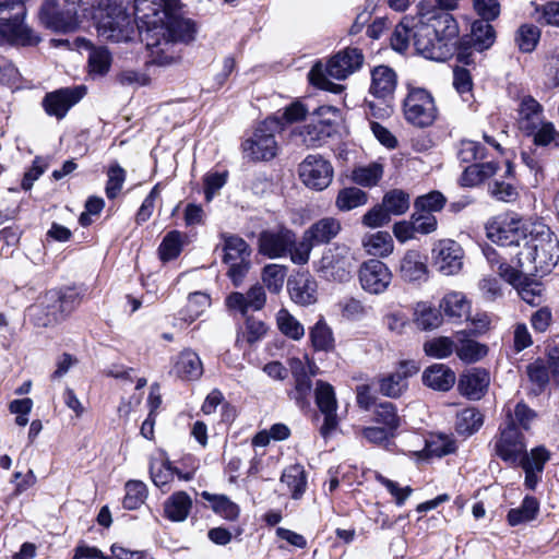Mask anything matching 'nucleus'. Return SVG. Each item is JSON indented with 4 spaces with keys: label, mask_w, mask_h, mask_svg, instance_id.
I'll use <instances>...</instances> for the list:
<instances>
[{
    "label": "nucleus",
    "mask_w": 559,
    "mask_h": 559,
    "mask_svg": "<svg viewBox=\"0 0 559 559\" xmlns=\"http://www.w3.org/2000/svg\"><path fill=\"white\" fill-rule=\"evenodd\" d=\"M60 0H44L39 19L41 23L51 29L67 32L74 28V11L69 9L66 2L63 9H59Z\"/></svg>",
    "instance_id": "obj_19"
},
{
    "label": "nucleus",
    "mask_w": 559,
    "mask_h": 559,
    "mask_svg": "<svg viewBox=\"0 0 559 559\" xmlns=\"http://www.w3.org/2000/svg\"><path fill=\"white\" fill-rule=\"evenodd\" d=\"M539 510V503L536 498L526 496L519 508L511 509L508 512V522L511 526L530 522L535 519Z\"/></svg>",
    "instance_id": "obj_46"
},
{
    "label": "nucleus",
    "mask_w": 559,
    "mask_h": 559,
    "mask_svg": "<svg viewBox=\"0 0 559 559\" xmlns=\"http://www.w3.org/2000/svg\"><path fill=\"white\" fill-rule=\"evenodd\" d=\"M486 235L492 242L501 246H519L525 239L520 221L507 215L491 218L486 224Z\"/></svg>",
    "instance_id": "obj_15"
},
{
    "label": "nucleus",
    "mask_w": 559,
    "mask_h": 559,
    "mask_svg": "<svg viewBox=\"0 0 559 559\" xmlns=\"http://www.w3.org/2000/svg\"><path fill=\"white\" fill-rule=\"evenodd\" d=\"M424 352L427 356L443 359L455 352V341L448 336H439L424 343Z\"/></svg>",
    "instance_id": "obj_54"
},
{
    "label": "nucleus",
    "mask_w": 559,
    "mask_h": 559,
    "mask_svg": "<svg viewBox=\"0 0 559 559\" xmlns=\"http://www.w3.org/2000/svg\"><path fill=\"white\" fill-rule=\"evenodd\" d=\"M368 195L357 187L343 188L338 191L335 206L342 212H348L367 203Z\"/></svg>",
    "instance_id": "obj_44"
},
{
    "label": "nucleus",
    "mask_w": 559,
    "mask_h": 559,
    "mask_svg": "<svg viewBox=\"0 0 559 559\" xmlns=\"http://www.w3.org/2000/svg\"><path fill=\"white\" fill-rule=\"evenodd\" d=\"M174 371L183 380H198L203 374V365L195 352L185 349L177 356Z\"/></svg>",
    "instance_id": "obj_29"
},
{
    "label": "nucleus",
    "mask_w": 559,
    "mask_h": 559,
    "mask_svg": "<svg viewBox=\"0 0 559 559\" xmlns=\"http://www.w3.org/2000/svg\"><path fill=\"white\" fill-rule=\"evenodd\" d=\"M455 373L443 364H435L427 368L423 374L424 383L438 391H448L455 383Z\"/></svg>",
    "instance_id": "obj_31"
},
{
    "label": "nucleus",
    "mask_w": 559,
    "mask_h": 559,
    "mask_svg": "<svg viewBox=\"0 0 559 559\" xmlns=\"http://www.w3.org/2000/svg\"><path fill=\"white\" fill-rule=\"evenodd\" d=\"M211 305V298L202 292H194L188 296V301L175 318L174 326L185 328L194 322Z\"/></svg>",
    "instance_id": "obj_26"
},
{
    "label": "nucleus",
    "mask_w": 559,
    "mask_h": 559,
    "mask_svg": "<svg viewBox=\"0 0 559 559\" xmlns=\"http://www.w3.org/2000/svg\"><path fill=\"white\" fill-rule=\"evenodd\" d=\"M432 263L438 272L450 276L457 274L463 267L464 250L452 239H440L431 249Z\"/></svg>",
    "instance_id": "obj_9"
},
{
    "label": "nucleus",
    "mask_w": 559,
    "mask_h": 559,
    "mask_svg": "<svg viewBox=\"0 0 559 559\" xmlns=\"http://www.w3.org/2000/svg\"><path fill=\"white\" fill-rule=\"evenodd\" d=\"M544 117L543 106L531 95L523 96L518 106V124L526 133L536 130Z\"/></svg>",
    "instance_id": "obj_24"
},
{
    "label": "nucleus",
    "mask_w": 559,
    "mask_h": 559,
    "mask_svg": "<svg viewBox=\"0 0 559 559\" xmlns=\"http://www.w3.org/2000/svg\"><path fill=\"white\" fill-rule=\"evenodd\" d=\"M281 483L289 488L294 499L300 498L307 485L304 467L298 464L288 466L282 474Z\"/></svg>",
    "instance_id": "obj_47"
},
{
    "label": "nucleus",
    "mask_w": 559,
    "mask_h": 559,
    "mask_svg": "<svg viewBox=\"0 0 559 559\" xmlns=\"http://www.w3.org/2000/svg\"><path fill=\"white\" fill-rule=\"evenodd\" d=\"M362 63V52L357 48L348 47L331 57L325 64L318 61L309 71V81L321 90L340 94L343 92L344 86L331 82L328 76L336 80H345L359 70Z\"/></svg>",
    "instance_id": "obj_3"
},
{
    "label": "nucleus",
    "mask_w": 559,
    "mask_h": 559,
    "mask_svg": "<svg viewBox=\"0 0 559 559\" xmlns=\"http://www.w3.org/2000/svg\"><path fill=\"white\" fill-rule=\"evenodd\" d=\"M403 111L407 122L426 128L437 118V106L430 92L421 87L409 88L404 99Z\"/></svg>",
    "instance_id": "obj_8"
},
{
    "label": "nucleus",
    "mask_w": 559,
    "mask_h": 559,
    "mask_svg": "<svg viewBox=\"0 0 559 559\" xmlns=\"http://www.w3.org/2000/svg\"><path fill=\"white\" fill-rule=\"evenodd\" d=\"M490 20L481 17L472 24L471 35L466 41L477 52L488 49L496 38L493 27L488 23Z\"/></svg>",
    "instance_id": "obj_38"
},
{
    "label": "nucleus",
    "mask_w": 559,
    "mask_h": 559,
    "mask_svg": "<svg viewBox=\"0 0 559 559\" xmlns=\"http://www.w3.org/2000/svg\"><path fill=\"white\" fill-rule=\"evenodd\" d=\"M483 424V414L475 407H466L456 413L454 427L460 436L469 437L478 431Z\"/></svg>",
    "instance_id": "obj_39"
},
{
    "label": "nucleus",
    "mask_w": 559,
    "mask_h": 559,
    "mask_svg": "<svg viewBox=\"0 0 559 559\" xmlns=\"http://www.w3.org/2000/svg\"><path fill=\"white\" fill-rule=\"evenodd\" d=\"M527 134L533 135L534 144L538 146H549L552 144L555 147H559V131L550 121H542L536 130Z\"/></svg>",
    "instance_id": "obj_59"
},
{
    "label": "nucleus",
    "mask_w": 559,
    "mask_h": 559,
    "mask_svg": "<svg viewBox=\"0 0 559 559\" xmlns=\"http://www.w3.org/2000/svg\"><path fill=\"white\" fill-rule=\"evenodd\" d=\"M342 230L340 219L335 217H323L313 223L308 229L305 230L307 239L318 245L329 243Z\"/></svg>",
    "instance_id": "obj_28"
},
{
    "label": "nucleus",
    "mask_w": 559,
    "mask_h": 559,
    "mask_svg": "<svg viewBox=\"0 0 559 559\" xmlns=\"http://www.w3.org/2000/svg\"><path fill=\"white\" fill-rule=\"evenodd\" d=\"M440 310L451 320L468 319L471 304L460 292H450L440 301Z\"/></svg>",
    "instance_id": "obj_36"
},
{
    "label": "nucleus",
    "mask_w": 559,
    "mask_h": 559,
    "mask_svg": "<svg viewBox=\"0 0 559 559\" xmlns=\"http://www.w3.org/2000/svg\"><path fill=\"white\" fill-rule=\"evenodd\" d=\"M287 267L281 264H267L263 267L261 278L270 293L278 294L285 282Z\"/></svg>",
    "instance_id": "obj_52"
},
{
    "label": "nucleus",
    "mask_w": 559,
    "mask_h": 559,
    "mask_svg": "<svg viewBox=\"0 0 559 559\" xmlns=\"http://www.w3.org/2000/svg\"><path fill=\"white\" fill-rule=\"evenodd\" d=\"M416 17L419 24L415 34L416 51L436 61L451 57L459 35V25L452 14L437 8L431 0H423Z\"/></svg>",
    "instance_id": "obj_1"
},
{
    "label": "nucleus",
    "mask_w": 559,
    "mask_h": 559,
    "mask_svg": "<svg viewBox=\"0 0 559 559\" xmlns=\"http://www.w3.org/2000/svg\"><path fill=\"white\" fill-rule=\"evenodd\" d=\"M455 449V441L448 436L432 437L426 441L424 450L419 453V459L441 457L453 453Z\"/></svg>",
    "instance_id": "obj_50"
},
{
    "label": "nucleus",
    "mask_w": 559,
    "mask_h": 559,
    "mask_svg": "<svg viewBox=\"0 0 559 559\" xmlns=\"http://www.w3.org/2000/svg\"><path fill=\"white\" fill-rule=\"evenodd\" d=\"M98 35L107 40L120 43L132 38L136 29L134 20L122 5L108 1L96 20Z\"/></svg>",
    "instance_id": "obj_5"
},
{
    "label": "nucleus",
    "mask_w": 559,
    "mask_h": 559,
    "mask_svg": "<svg viewBox=\"0 0 559 559\" xmlns=\"http://www.w3.org/2000/svg\"><path fill=\"white\" fill-rule=\"evenodd\" d=\"M418 25L416 15L404 16L392 34V48L399 52H403L409 47L411 40H413V45L415 46V34L418 29Z\"/></svg>",
    "instance_id": "obj_33"
},
{
    "label": "nucleus",
    "mask_w": 559,
    "mask_h": 559,
    "mask_svg": "<svg viewBox=\"0 0 559 559\" xmlns=\"http://www.w3.org/2000/svg\"><path fill=\"white\" fill-rule=\"evenodd\" d=\"M487 346L467 337L466 332L455 334V353L467 364L476 362L487 355Z\"/></svg>",
    "instance_id": "obj_32"
},
{
    "label": "nucleus",
    "mask_w": 559,
    "mask_h": 559,
    "mask_svg": "<svg viewBox=\"0 0 559 559\" xmlns=\"http://www.w3.org/2000/svg\"><path fill=\"white\" fill-rule=\"evenodd\" d=\"M409 194L400 189L386 192L382 199V205L391 215H403L409 209Z\"/></svg>",
    "instance_id": "obj_53"
},
{
    "label": "nucleus",
    "mask_w": 559,
    "mask_h": 559,
    "mask_svg": "<svg viewBox=\"0 0 559 559\" xmlns=\"http://www.w3.org/2000/svg\"><path fill=\"white\" fill-rule=\"evenodd\" d=\"M107 176L106 195L108 199H115L126 181V170L116 163L109 167Z\"/></svg>",
    "instance_id": "obj_64"
},
{
    "label": "nucleus",
    "mask_w": 559,
    "mask_h": 559,
    "mask_svg": "<svg viewBox=\"0 0 559 559\" xmlns=\"http://www.w3.org/2000/svg\"><path fill=\"white\" fill-rule=\"evenodd\" d=\"M414 314L415 323L421 330H432L442 323L440 311L426 302L417 304Z\"/></svg>",
    "instance_id": "obj_51"
},
{
    "label": "nucleus",
    "mask_w": 559,
    "mask_h": 559,
    "mask_svg": "<svg viewBox=\"0 0 559 559\" xmlns=\"http://www.w3.org/2000/svg\"><path fill=\"white\" fill-rule=\"evenodd\" d=\"M295 233L286 227L266 229L258 238V251L269 259H281L288 255L294 247Z\"/></svg>",
    "instance_id": "obj_12"
},
{
    "label": "nucleus",
    "mask_w": 559,
    "mask_h": 559,
    "mask_svg": "<svg viewBox=\"0 0 559 559\" xmlns=\"http://www.w3.org/2000/svg\"><path fill=\"white\" fill-rule=\"evenodd\" d=\"M150 473L152 481L159 488L168 485L174 477V469L166 459L151 460Z\"/></svg>",
    "instance_id": "obj_61"
},
{
    "label": "nucleus",
    "mask_w": 559,
    "mask_h": 559,
    "mask_svg": "<svg viewBox=\"0 0 559 559\" xmlns=\"http://www.w3.org/2000/svg\"><path fill=\"white\" fill-rule=\"evenodd\" d=\"M195 34L197 26L193 21L167 13L160 25L153 27L143 36V41L152 50V62L166 67L181 59L180 53L173 49L175 44H189L194 40Z\"/></svg>",
    "instance_id": "obj_2"
},
{
    "label": "nucleus",
    "mask_w": 559,
    "mask_h": 559,
    "mask_svg": "<svg viewBox=\"0 0 559 559\" xmlns=\"http://www.w3.org/2000/svg\"><path fill=\"white\" fill-rule=\"evenodd\" d=\"M527 257L532 258L536 269L548 270L559 259V241L549 228H543L527 246Z\"/></svg>",
    "instance_id": "obj_11"
},
{
    "label": "nucleus",
    "mask_w": 559,
    "mask_h": 559,
    "mask_svg": "<svg viewBox=\"0 0 559 559\" xmlns=\"http://www.w3.org/2000/svg\"><path fill=\"white\" fill-rule=\"evenodd\" d=\"M187 236L179 230L168 231L158 247V255L163 262L175 260L181 252Z\"/></svg>",
    "instance_id": "obj_42"
},
{
    "label": "nucleus",
    "mask_w": 559,
    "mask_h": 559,
    "mask_svg": "<svg viewBox=\"0 0 559 559\" xmlns=\"http://www.w3.org/2000/svg\"><path fill=\"white\" fill-rule=\"evenodd\" d=\"M266 301V295L263 286L255 284L247 292L231 293L227 299L226 305L229 309L238 310L241 314H246L249 310H261Z\"/></svg>",
    "instance_id": "obj_23"
},
{
    "label": "nucleus",
    "mask_w": 559,
    "mask_h": 559,
    "mask_svg": "<svg viewBox=\"0 0 559 559\" xmlns=\"http://www.w3.org/2000/svg\"><path fill=\"white\" fill-rule=\"evenodd\" d=\"M540 38V31L533 24H523L515 33V44L522 52H532Z\"/></svg>",
    "instance_id": "obj_57"
},
{
    "label": "nucleus",
    "mask_w": 559,
    "mask_h": 559,
    "mask_svg": "<svg viewBox=\"0 0 559 559\" xmlns=\"http://www.w3.org/2000/svg\"><path fill=\"white\" fill-rule=\"evenodd\" d=\"M312 118L319 121L324 129H328V131L333 134L335 132V126L341 120V112L334 106L324 105L313 110Z\"/></svg>",
    "instance_id": "obj_63"
},
{
    "label": "nucleus",
    "mask_w": 559,
    "mask_h": 559,
    "mask_svg": "<svg viewBox=\"0 0 559 559\" xmlns=\"http://www.w3.org/2000/svg\"><path fill=\"white\" fill-rule=\"evenodd\" d=\"M278 330L293 340H300L305 335L304 325L286 309H281L276 314Z\"/></svg>",
    "instance_id": "obj_55"
},
{
    "label": "nucleus",
    "mask_w": 559,
    "mask_h": 559,
    "mask_svg": "<svg viewBox=\"0 0 559 559\" xmlns=\"http://www.w3.org/2000/svg\"><path fill=\"white\" fill-rule=\"evenodd\" d=\"M111 55L105 47H92L88 56L90 74L103 76L111 66Z\"/></svg>",
    "instance_id": "obj_56"
},
{
    "label": "nucleus",
    "mask_w": 559,
    "mask_h": 559,
    "mask_svg": "<svg viewBox=\"0 0 559 559\" xmlns=\"http://www.w3.org/2000/svg\"><path fill=\"white\" fill-rule=\"evenodd\" d=\"M201 497L211 503L212 510L223 516L226 520L235 521L238 519L240 513V508L237 503L233 502L225 495H213L209 491H203Z\"/></svg>",
    "instance_id": "obj_41"
},
{
    "label": "nucleus",
    "mask_w": 559,
    "mask_h": 559,
    "mask_svg": "<svg viewBox=\"0 0 559 559\" xmlns=\"http://www.w3.org/2000/svg\"><path fill=\"white\" fill-rule=\"evenodd\" d=\"M48 300L59 302V309L64 311L66 316L71 313L80 304V293L73 287H66L61 289H51L48 292Z\"/></svg>",
    "instance_id": "obj_49"
},
{
    "label": "nucleus",
    "mask_w": 559,
    "mask_h": 559,
    "mask_svg": "<svg viewBox=\"0 0 559 559\" xmlns=\"http://www.w3.org/2000/svg\"><path fill=\"white\" fill-rule=\"evenodd\" d=\"M299 177L310 189L322 191L333 178V167L319 155H308L299 165Z\"/></svg>",
    "instance_id": "obj_14"
},
{
    "label": "nucleus",
    "mask_w": 559,
    "mask_h": 559,
    "mask_svg": "<svg viewBox=\"0 0 559 559\" xmlns=\"http://www.w3.org/2000/svg\"><path fill=\"white\" fill-rule=\"evenodd\" d=\"M366 253L372 257L386 258L393 253L394 241L388 231L366 234L361 239Z\"/></svg>",
    "instance_id": "obj_34"
},
{
    "label": "nucleus",
    "mask_w": 559,
    "mask_h": 559,
    "mask_svg": "<svg viewBox=\"0 0 559 559\" xmlns=\"http://www.w3.org/2000/svg\"><path fill=\"white\" fill-rule=\"evenodd\" d=\"M354 252L346 245H335L323 251L317 262V272L328 281L346 282L355 266Z\"/></svg>",
    "instance_id": "obj_7"
},
{
    "label": "nucleus",
    "mask_w": 559,
    "mask_h": 559,
    "mask_svg": "<svg viewBox=\"0 0 559 559\" xmlns=\"http://www.w3.org/2000/svg\"><path fill=\"white\" fill-rule=\"evenodd\" d=\"M395 271L406 283H425L429 277L427 255L417 249H408L400 258Z\"/></svg>",
    "instance_id": "obj_17"
},
{
    "label": "nucleus",
    "mask_w": 559,
    "mask_h": 559,
    "mask_svg": "<svg viewBox=\"0 0 559 559\" xmlns=\"http://www.w3.org/2000/svg\"><path fill=\"white\" fill-rule=\"evenodd\" d=\"M397 85L395 71L388 66H378L371 70L370 94L377 98H390Z\"/></svg>",
    "instance_id": "obj_25"
},
{
    "label": "nucleus",
    "mask_w": 559,
    "mask_h": 559,
    "mask_svg": "<svg viewBox=\"0 0 559 559\" xmlns=\"http://www.w3.org/2000/svg\"><path fill=\"white\" fill-rule=\"evenodd\" d=\"M25 7L22 0H0V45L33 46L39 37L24 24Z\"/></svg>",
    "instance_id": "obj_4"
},
{
    "label": "nucleus",
    "mask_w": 559,
    "mask_h": 559,
    "mask_svg": "<svg viewBox=\"0 0 559 559\" xmlns=\"http://www.w3.org/2000/svg\"><path fill=\"white\" fill-rule=\"evenodd\" d=\"M287 289L292 300L301 306L317 301L318 284L309 273H297L287 281Z\"/></svg>",
    "instance_id": "obj_22"
},
{
    "label": "nucleus",
    "mask_w": 559,
    "mask_h": 559,
    "mask_svg": "<svg viewBox=\"0 0 559 559\" xmlns=\"http://www.w3.org/2000/svg\"><path fill=\"white\" fill-rule=\"evenodd\" d=\"M109 0H67L69 9L74 11V28L80 17L97 20L99 12L108 5Z\"/></svg>",
    "instance_id": "obj_43"
},
{
    "label": "nucleus",
    "mask_w": 559,
    "mask_h": 559,
    "mask_svg": "<svg viewBox=\"0 0 559 559\" xmlns=\"http://www.w3.org/2000/svg\"><path fill=\"white\" fill-rule=\"evenodd\" d=\"M550 460V452L543 445L531 452L524 451L516 464L525 472V486L534 490L542 478L545 464Z\"/></svg>",
    "instance_id": "obj_20"
},
{
    "label": "nucleus",
    "mask_w": 559,
    "mask_h": 559,
    "mask_svg": "<svg viewBox=\"0 0 559 559\" xmlns=\"http://www.w3.org/2000/svg\"><path fill=\"white\" fill-rule=\"evenodd\" d=\"M300 135L307 146L316 147L321 145L332 133L324 129L314 118H311V122L302 128Z\"/></svg>",
    "instance_id": "obj_60"
},
{
    "label": "nucleus",
    "mask_w": 559,
    "mask_h": 559,
    "mask_svg": "<svg viewBox=\"0 0 559 559\" xmlns=\"http://www.w3.org/2000/svg\"><path fill=\"white\" fill-rule=\"evenodd\" d=\"M314 400L324 417L320 433L324 439H328L338 426L337 400L334 388L325 381L318 380L314 388Z\"/></svg>",
    "instance_id": "obj_13"
},
{
    "label": "nucleus",
    "mask_w": 559,
    "mask_h": 559,
    "mask_svg": "<svg viewBox=\"0 0 559 559\" xmlns=\"http://www.w3.org/2000/svg\"><path fill=\"white\" fill-rule=\"evenodd\" d=\"M223 239V251L224 258L223 261H239L249 259L251 254V250L248 243L239 236L222 234Z\"/></svg>",
    "instance_id": "obj_40"
},
{
    "label": "nucleus",
    "mask_w": 559,
    "mask_h": 559,
    "mask_svg": "<svg viewBox=\"0 0 559 559\" xmlns=\"http://www.w3.org/2000/svg\"><path fill=\"white\" fill-rule=\"evenodd\" d=\"M85 94L86 87L84 85L59 88L45 95L43 107L48 116L60 120Z\"/></svg>",
    "instance_id": "obj_16"
},
{
    "label": "nucleus",
    "mask_w": 559,
    "mask_h": 559,
    "mask_svg": "<svg viewBox=\"0 0 559 559\" xmlns=\"http://www.w3.org/2000/svg\"><path fill=\"white\" fill-rule=\"evenodd\" d=\"M358 278L365 292L371 295H380L388 290L393 274L390 267L381 260L369 259L360 265Z\"/></svg>",
    "instance_id": "obj_10"
},
{
    "label": "nucleus",
    "mask_w": 559,
    "mask_h": 559,
    "mask_svg": "<svg viewBox=\"0 0 559 559\" xmlns=\"http://www.w3.org/2000/svg\"><path fill=\"white\" fill-rule=\"evenodd\" d=\"M489 373L485 369H474L460 378L459 389L469 400H479L489 385Z\"/></svg>",
    "instance_id": "obj_27"
},
{
    "label": "nucleus",
    "mask_w": 559,
    "mask_h": 559,
    "mask_svg": "<svg viewBox=\"0 0 559 559\" xmlns=\"http://www.w3.org/2000/svg\"><path fill=\"white\" fill-rule=\"evenodd\" d=\"M525 449L523 435L513 421L507 423L495 444L497 455L508 463L516 464Z\"/></svg>",
    "instance_id": "obj_18"
},
{
    "label": "nucleus",
    "mask_w": 559,
    "mask_h": 559,
    "mask_svg": "<svg viewBox=\"0 0 559 559\" xmlns=\"http://www.w3.org/2000/svg\"><path fill=\"white\" fill-rule=\"evenodd\" d=\"M281 129L282 122L278 118L270 117L261 122L252 136L242 143L245 156L253 162L273 159L278 152L275 133Z\"/></svg>",
    "instance_id": "obj_6"
},
{
    "label": "nucleus",
    "mask_w": 559,
    "mask_h": 559,
    "mask_svg": "<svg viewBox=\"0 0 559 559\" xmlns=\"http://www.w3.org/2000/svg\"><path fill=\"white\" fill-rule=\"evenodd\" d=\"M165 17L167 12L155 0L134 1V22L142 41L143 36L153 27L160 25Z\"/></svg>",
    "instance_id": "obj_21"
},
{
    "label": "nucleus",
    "mask_w": 559,
    "mask_h": 559,
    "mask_svg": "<svg viewBox=\"0 0 559 559\" xmlns=\"http://www.w3.org/2000/svg\"><path fill=\"white\" fill-rule=\"evenodd\" d=\"M34 322L39 326H48L63 320L67 316L64 311L59 309V302H50L48 300V292L43 297L39 305L29 308Z\"/></svg>",
    "instance_id": "obj_35"
},
{
    "label": "nucleus",
    "mask_w": 559,
    "mask_h": 559,
    "mask_svg": "<svg viewBox=\"0 0 559 559\" xmlns=\"http://www.w3.org/2000/svg\"><path fill=\"white\" fill-rule=\"evenodd\" d=\"M147 497L146 485L141 480H129L126 484V496L123 507L128 510H135L141 507Z\"/></svg>",
    "instance_id": "obj_58"
},
{
    "label": "nucleus",
    "mask_w": 559,
    "mask_h": 559,
    "mask_svg": "<svg viewBox=\"0 0 559 559\" xmlns=\"http://www.w3.org/2000/svg\"><path fill=\"white\" fill-rule=\"evenodd\" d=\"M504 411L508 423L513 421L515 427L520 426L524 430H528L532 423L537 417L536 412L530 408L524 402H519L513 407L509 402Z\"/></svg>",
    "instance_id": "obj_48"
},
{
    "label": "nucleus",
    "mask_w": 559,
    "mask_h": 559,
    "mask_svg": "<svg viewBox=\"0 0 559 559\" xmlns=\"http://www.w3.org/2000/svg\"><path fill=\"white\" fill-rule=\"evenodd\" d=\"M384 174V163L381 158L369 164H361L354 167L350 179L364 188L378 186Z\"/></svg>",
    "instance_id": "obj_30"
},
{
    "label": "nucleus",
    "mask_w": 559,
    "mask_h": 559,
    "mask_svg": "<svg viewBox=\"0 0 559 559\" xmlns=\"http://www.w3.org/2000/svg\"><path fill=\"white\" fill-rule=\"evenodd\" d=\"M445 203V197L440 191L435 190L427 194L417 197L414 202V209L433 214L442 211Z\"/></svg>",
    "instance_id": "obj_62"
},
{
    "label": "nucleus",
    "mask_w": 559,
    "mask_h": 559,
    "mask_svg": "<svg viewBox=\"0 0 559 559\" xmlns=\"http://www.w3.org/2000/svg\"><path fill=\"white\" fill-rule=\"evenodd\" d=\"M311 344L316 350L331 352L334 349V336L332 329L324 319H320L310 330Z\"/></svg>",
    "instance_id": "obj_45"
},
{
    "label": "nucleus",
    "mask_w": 559,
    "mask_h": 559,
    "mask_svg": "<svg viewBox=\"0 0 559 559\" xmlns=\"http://www.w3.org/2000/svg\"><path fill=\"white\" fill-rule=\"evenodd\" d=\"M192 508V500L185 491L174 492L164 503V514L173 522H183Z\"/></svg>",
    "instance_id": "obj_37"
}]
</instances>
